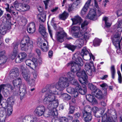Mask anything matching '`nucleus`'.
I'll use <instances>...</instances> for the list:
<instances>
[{
    "label": "nucleus",
    "mask_w": 122,
    "mask_h": 122,
    "mask_svg": "<svg viewBox=\"0 0 122 122\" xmlns=\"http://www.w3.org/2000/svg\"><path fill=\"white\" fill-rule=\"evenodd\" d=\"M35 25L34 23L32 22L29 24V26L27 28L28 32L30 33H33L35 31Z\"/></svg>",
    "instance_id": "b1692460"
},
{
    "label": "nucleus",
    "mask_w": 122,
    "mask_h": 122,
    "mask_svg": "<svg viewBox=\"0 0 122 122\" xmlns=\"http://www.w3.org/2000/svg\"><path fill=\"white\" fill-rule=\"evenodd\" d=\"M5 55V51H0V65L4 64L6 61L7 58Z\"/></svg>",
    "instance_id": "dca6fc26"
},
{
    "label": "nucleus",
    "mask_w": 122,
    "mask_h": 122,
    "mask_svg": "<svg viewBox=\"0 0 122 122\" xmlns=\"http://www.w3.org/2000/svg\"><path fill=\"white\" fill-rule=\"evenodd\" d=\"M33 46V43L30 40L28 36H26L22 40L21 44V49L22 51H26L29 48H31Z\"/></svg>",
    "instance_id": "20e7f679"
},
{
    "label": "nucleus",
    "mask_w": 122,
    "mask_h": 122,
    "mask_svg": "<svg viewBox=\"0 0 122 122\" xmlns=\"http://www.w3.org/2000/svg\"><path fill=\"white\" fill-rule=\"evenodd\" d=\"M1 20L2 21V23L1 24H3L4 23L7 24L6 23V18L5 17V16H3L1 18Z\"/></svg>",
    "instance_id": "13d9d810"
},
{
    "label": "nucleus",
    "mask_w": 122,
    "mask_h": 122,
    "mask_svg": "<svg viewBox=\"0 0 122 122\" xmlns=\"http://www.w3.org/2000/svg\"><path fill=\"white\" fill-rule=\"evenodd\" d=\"M95 0V7L96 8L94 9H91L86 17V18L93 20H96L97 19V14L98 15L100 16L102 12L101 11V9L98 7L96 0Z\"/></svg>",
    "instance_id": "7ed1b4c3"
},
{
    "label": "nucleus",
    "mask_w": 122,
    "mask_h": 122,
    "mask_svg": "<svg viewBox=\"0 0 122 122\" xmlns=\"http://www.w3.org/2000/svg\"><path fill=\"white\" fill-rule=\"evenodd\" d=\"M80 66L79 64V66L80 68V69L78 71H77L76 75L77 76L79 77V80L81 84H83L86 82L87 77L85 71L84 70H82L81 72H80L81 66Z\"/></svg>",
    "instance_id": "39448f33"
},
{
    "label": "nucleus",
    "mask_w": 122,
    "mask_h": 122,
    "mask_svg": "<svg viewBox=\"0 0 122 122\" xmlns=\"http://www.w3.org/2000/svg\"><path fill=\"white\" fill-rule=\"evenodd\" d=\"M85 68L87 74L92 76L93 72L96 71V69L92 62L86 63L85 65Z\"/></svg>",
    "instance_id": "0eeeda50"
},
{
    "label": "nucleus",
    "mask_w": 122,
    "mask_h": 122,
    "mask_svg": "<svg viewBox=\"0 0 122 122\" xmlns=\"http://www.w3.org/2000/svg\"><path fill=\"white\" fill-rule=\"evenodd\" d=\"M100 86L102 87L103 89L105 90H106V89L108 87V86L107 84L105 83H103V84L100 85Z\"/></svg>",
    "instance_id": "6e6d98bb"
},
{
    "label": "nucleus",
    "mask_w": 122,
    "mask_h": 122,
    "mask_svg": "<svg viewBox=\"0 0 122 122\" xmlns=\"http://www.w3.org/2000/svg\"><path fill=\"white\" fill-rule=\"evenodd\" d=\"M39 19L41 21L43 22H44L46 20V15L45 13H43L40 15H38Z\"/></svg>",
    "instance_id": "4c0bfd02"
},
{
    "label": "nucleus",
    "mask_w": 122,
    "mask_h": 122,
    "mask_svg": "<svg viewBox=\"0 0 122 122\" xmlns=\"http://www.w3.org/2000/svg\"><path fill=\"white\" fill-rule=\"evenodd\" d=\"M71 20L73 22V24L74 25L77 24L78 23H81L82 21L81 17L78 16H75Z\"/></svg>",
    "instance_id": "bb28decb"
},
{
    "label": "nucleus",
    "mask_w": 122,
    "mask_h": 122,
    "mask_svg": "<svg viewBox=\"0 0 122 122\" xmlns=\"http://www.w3.org/2000/svg\"><path fill=\"white\" fill-rule=\"evenodd\" d=\"M46 28L43 25H40L39 28V31L41 35L44 37H46L47 35L46 31Z\"/></svg>",
    "instance_id": "412c9836"
},
{
    "label": "nucleus",
    "mask_w": 122,
    "mask_h": 122,
    "mask_svg": "<svg viewBox=\"0 0 122 122\" xmlns=\"http://www.w3.org/2000/svg\"><path fill=\"white\" fill-rule=\"evenodd\" d=\"M36 51L38 54V56H40L41 54V51L40 50L38 49H36Z\"/></svg>",
    "instance_id": "69168bd1"
},
{
    "label": "nucleus",
    "mask_w": 122,
    "mask_h": 122,
    "mask_svg": "<svg viewBox=\"0 0 122 122\" xmlns=\"http://www.w3.org/2000/svg\"><path fill=\"white\" fill-rule=\"evenodd\" d=\"M88 87L91 90L93 91L94 92L95 91V92H96V90L97 89L95 86L93 85L92 83L89 84L88 85Z\"/></svg>",
    "instance_id": "49530a36"
},
{
    "label": "nucleus",
    "mask_w": 122,
    "mask_h": 122,
    "mask_svg": "<svg viewBox=\"0 0 122 122\" xmlns=\"http://www.w3.org/2000/svg\"><path fill=\"white\" fill-rule=\"evenodd\" d=\"M92 111V108L89 106H87L85 107L84 108L83 113H88L90 112L91 113Z\"/></svg>",
    "instance_id": "37998d69"
},
{
    "label": "nucleus",
    "mask_w": 122,
    "mask_h": 122,
    "mask_svg": "<svg viewBox=\"0 0 122 122\" xmlns=\"http://www.w3.org/2000/svg\"><path fill=\"white\" fill-rule=\"evenodd\" d=\"M86 98L87 100L90 102L92 103V104H94L97 103V101L93 96L88 94L86 96Z\"/></svg>",
    "instance_id": "4be33fe9"
},
{
    "label": "nucleus",
    "mask_w": 122,
    "mask_h": 122,
    "mask_svg": "<svg viewBox=\"0 0 122 122\" xmlns=\"http://www.w3.org/2000/svg\"><path fill=\"white\" fill-rule=\"evenodd\" d=\"M111 71L112 73V77L113 79H114L115 77V69L114 66H112L111 68Z\"/></svg>",
    "instance_id": "09e8293b"
},
{
    "label": "nucleus",
    "mask_w": 122,
    "mask_h": 122,
    "mask_svg": "<svg viewBox=\"0 0 122 122\" xmlns=\"http://www.w3.org/2000/svg\"><path fill=\"white\" fill-rule=\"evenodd\" d=\"M68 91L71 90V93L72 94V96L74 97H77L78 95V92L73 88H69L67 89Z\"/></svg>",
    "instance_id": "473e14b6"
},
{
    "label": "nucleus",
    "mask_w": 122,
    "mask_h": 122,
    "mask_svg": "<svg viewBox=\"0 0 122 122\" xmlns=\"http://www.w3.org/2000/svg\"><path fill=\"white\" fill-rule=\"evenodd\" d=\"M68 14L64 11L62 14L60 15L59 18L61 20H65L68 17Z\"/></svg>",
    "instance_id": "f704fd0d"
},
{
    "label": "nucleus",
    "mask_w": 122,
    "mask_h": 122,
    "mask_svg": "<svg viewBox=\"0 0 122 122\" xmlns=\"http://www.w3.org/2000/svg\"><path fill=\"white\" fill-rule=\"evenodd\" d=\"M60 31H58L56 34L55 37L57 41L61 42L64 41V38L66 36V34L63 31L62 28H60Z\"/></svg>",
    "instance_id": "1a4fd4ad"
},
{
    "label": "nucleus",
    "mask_w": 122,
    "mask_h": 122,
    "mask_svg": "<svg viewBox=\"0 0 122 122\" xmlns=\"http://www.w3.org/2000/svg\"><path fill=\"white\" fill-rule=\"evenodd\" d=\"M117 72L118 75V80L119 82L120 83H121L122 82V79L121 74L119 71H118Z\"/></svg>",
    "instance_id": "3c124183"
},
{
    "label": "nucleus",
    "mask_w": 122,
    "mask_h": 122,
    "mask_svg": "<svg viewBox=\"0 0 122 122\" xmlns=\"http://www.w3.org/2000/svg\"><path fill=\"white\" fill-rule=\"evenodd\" d=\"M38 11L40 13L42 12L43 11V8L41 6H39V7H38Z\"/></svg>",
    "instance_id": "338daca9"
},
{
    "label": "nucleus",
    "mask_w": 122,
    "mask_h": 122,
    "mask_svg": "<svg viewBox=\"0 0 122 122\" xmlns=\"http://www.w3.org/2000/svg\"><path fill=\"white\" fill-rule=\"evenodd\" d=\"M83 118L85 122H90L92 119V116L90 112L83 113Z\"/></svg>",
    "instance_id": "f3484780"
},
{
    "label": "nucleus",
    "mask_w": 122,
    "mask_h": 122,
    "mask_svg": "<svg viewBox=\"0 0 122 122\" xmlns=\"http://www.w3.org/2000/svg\"><path fill=\"white\" fill-rule=\"evenodd\" d=\"M91 0H88L81 10V14L82 16L86 14L89 7Z\"/></svg>",
    "instance_id": "6ab92c4d"
},
{
    "label": "nucleus",
    "mask_w": 122,
    "mask_h": 122,
    "mask_svg": "<svg viewBox=\"0 0 122 122\" xmlns=\"http://www.w3.org/2000/svg\"><path fill=\"white\" fill-rule=\"evenodd\" d=\"M13 84L14 87H16L19 88L21 86H23V88L25 87V85L24 84H22V80L20 78H18L13 80Z\"/></svg>",
    "instance_id": "2eb2a0df"
},
{
    "label": "nucleus",
    "mask_w": 122,
    "mask_h": 122,
    "mask_svg": "<svg viewBox=\"0 0 122 122\" xmlns=\"http://www.w3.org/2000/svg\"><path fill=\"white\" fill-rule=\"evenodd\" d=\"M10 28V26L9 25L5 23L1 24L0 26V33L2 35H5L7 31Z\"/></svg>",
    "instance_id": "9b49d317"
},
{
    "label": "nucleus",
    "mask_w": 122,
    "mask_h": 122,
    "mask_svg": "<svg viewBox=\"0 0 122 122\" xmlns=\"http://www.w3.org/2000/svg\"><path fill=\"white\" fill-rule=\"evenodd\" d=\"M14 98L12 97H10L7 99V101L8 103L7 105H13L14 104Z\"/></svg>",
    "instance_id": "a18cd8bd"
},
{
    "label": "nucleus",
    "mask_w": 122,
    "mask_h": 122,
    "mask_svg": "<svg viewBox=\"0 0 122 122\" xmlns=\"http://www.w3.org/2000/svg\"><path fill=\"white\" fill-rule=\"evenodd\" d=\"M21 11H25L28 10L30 8V6L27 4L22 3Z\"/></svg>",
    "instance_id": "e433bc0d"
},
{
    "label": "nucleus",
    "mask_w": 122,
    "mask_h": 122,
    "mask_svg": "<svg viewBox=\"0 0 122 122\" xmlns=\"http://www.w3.org/2000/svg\"><path fill=\"white\" fill-rule=\"evenodd\" d=\"M50 1V0H46L43 1L45 5V7L46 9H47L48 8V4L49 2Z\"/></svg>",
    "instance_id": "bf43d9fd"
},
{
    "label": "nucleus",
    "mask_w": 122,
    "mask_h": 122,
    "mask_svg": "<svg viewBox=\"0 0 122 122\" xmlns=\"http://www.w3.org/2000/svg\"><path fill=\"white\" fill-rule=\"evenodd\" d=\"M66 47L69 49L71 50L72 51H74L76 48V47L75 46L70 45H66Z\"/></svg>",
    "instance_id": "8fccbe9b"
},
{
    "label": "nucleus",
    "mask_w": 122,
    "mask_h": 122,
    "mask_svg": "<svg viewBox=\"0 0 122 122\" xmlns=\"http://www.w3.org/2000/svg\"><path fill=\"white\" fill-rule=\"evenodd\" d=\"M89 49H87L86 46L83 48L81 53V55L83 58L84 55H86L89 53Z\"/></svg>",
    "instance_id": "c756f323"
},
{
    "label": "nucleus",
    "mask_w": 122,
    "mask_h": 122,
    "mask_svg": "<svg viewBox=\"0 0 122 122\" xmlns=\"http://www.w3.org/2000/svg\"><path fill=\"white\" fill-rule=\"evenodd\" d=\"M76 42L78 44V46L79 47H81L84 44V41L81 38L78 39Z\"/></svg>",
    "instance_id": "79ce46f5"
},
{
    "label": "nucleus",
    "mask_w": 122,
    "mask_h": 122,
    "mask_svg": "<svg viewBox=\"0 0 122 122\" xmlns=\"http://www.w3.org/2000/svg\"><path fill=\"white\" fill-rule=\"evenodd\" d=\"M102 20L105 21V27L107 28L110 27L112 25V22L109 21L108 17H104L102 18Z\"/></svg>",
    "instance_id": "cd10ccee"
},
{
    "label": "nucleus",
    "mask_w": 122,
    "mask_h": 122,
    "mask_svg": "<svg viewBox=\"0 0 122 122\" xmlns=\"http://www.w3.org/2000/svg\"><path fill=\"white\" fill-rule=\"evenodd\" d=\"M59 122H68V119L65 117H61L59 119Z\"/></svg>",
    "instance_id": "603ef678"
},
{
    "label": "nucleus",
    "mask_w": 122,
    "mask_h": 122,
    "mask_svg": "<svg viewBox=\"0 0 122 122\" xmlns=\"http://www.w3.org/2000/svg\"><path fill=\"white\" fill-rule=\"evenodd\" d=\"M80 116V114L79 112H77L75 113L74 115V116L76 118H79Z\"/></svg>",
    "instance_id": "e2e57ef3"
},
{
    "label": "nucleus",
    "mask_w": 122,
    "mask_h": 122,
    "mask_svg": "<svg viewBox=\"0 0 122 122\" xmlns=\"http://www.w3.org/2000/svg\"><path fill=\"white\" fill-rule=\"evenodd\" d=\"M81 3V2L80 1L76 0L74 2L73 5H74L76 7L78 5Z\"/></svg>",
    "instance_id": "052dcab7"
},
{
    "label": "nucleus",
    "mask_w": 122,
    "mask_h": 122,
    "mask_svg": "<svg viewBox=\"0 0 122 122\" xmlns=\"http://www.w3.org/2000/svg\"><path fill=\"white\" fill-rule=\"evenodd\" d=\"M76 89L81 94L84 95L86 93V87L85 85H82V88L80 85H78L76 87Z\"/></svg>",
    "instance_id": "aec40b11"
},
{
    "label": "nucleus",
    "mask_w": 122,
    "mask_h": 122,
    "mask_svg": "<svg viewBox=\"0 0 122 122\" xmlns=\"http://www.w3.org/2000/svg\"><path fill=\"white\" fill-rule=\"evenodd\" d=\"M96 93V97L98 98L101 99L103 98V95L102 91L99 89H97L96 90V92H94Z\"/></svg>",
    "instance_id": "2f4dec72"
},
{
    "label": "nucleus",
    "mask_w": 122,
    "mask_h": 122,
    "mask_svg": "<svg viewBox=\"0 0 122 122\" xmlns=\"http://www.w3.org/2000/svg\"><path fill=\"white\" fill-rule=\"evenodd\" d=\"M88 22L86 21L85 20L83 22L81 25V28L82 30H83L85 31H86L87 29V26L88 24Z\"/></svg>",
    "instance_id": "58836bf2"
},
{
    "label": "nucleus",
    "mask_w": 122,
    "mask_h": 122,
    "mask_svg": "<svg viewBox=\"0 0 122 122\" xmlns=\"http://www.w3.org/2000/svg\"><path fill=\"white\" fill-rule=\"evenodd\" d=\"M98 108L96 107H94L92 108V111L94 113L96 112L98 110Z\"/></svg>",
    "instance_id": "0e129e2a"
},
{
    "label": "nucleus",
    "mask_w": 122,
    "mask_h": 122,
    "mask_svg": "<svg viewBox=\"0 0 122 122\" xmlns=\"http://www.w3.org/2000/svg\"><path fill=\"white\" fill-rule=\"evenodd\" d=\"M69 110V114H72L74 112L75 110L74 107L73 106H71L70 107Z\"/></svg>",
    "instance_id": "4d7b16f0"
},
{
    "label": "nucleus",
    "mask_w": 122,
    "mask_h": 122,
    "mask_svg": "<svg viewBox=\"0 0 122 122\" xmlns=\"http://www.w3.org/2000/svg\"><path fill=\"white\" fill-rule=\"evenodd\" d=\"M18 119L19 121L22 120V122H36L37 118L33 115H29L24 117L22 119L21 117L19 118Z\"/></svg>",
    "instance_id": "423d86ee"
},
{
    "label": "nucleus",
    "mask_w": 122,
    "mask_h": 122,
    "mask_svg": "<svg viewBox=\"0 0 122 122\" xmlns=\"http://www.w3.org/2000/svg\"><path fill=\"white\" fill-rule=\"evenodd\" d=\"M53 90L52 88H50L46 92V89H43V92H46L43 102L44 104L47 105L48 110L47 112L46 111L45 108L44 106H38L34 111V114L37 116L40 117L43 115L46 117H47L57 115L56 108L58 104V100L56 98L58 92L56 91H54Z\"/></svg>",
    "instance_id": "f257e3e1"
},
{
    "label": "nucleus",
    "mask_w": 122,
    "mask_h": 122,
    "mask_svg": "<svg viewBox=\"0 0 122 122\" xmlns=\"http://www.w3.org/2000/svg\"><path fill=\"white\" fill-rule=\"evenodd\" d=\"M26 65L28 66L30 68L35 70L37 66V62L35 61L33 62L30 59H27L25 61Z\"/></svg>",
    "instance_id": "4468645a"
},
{
    "label": "nucleus",
    "mask_w": 122,
    "mask_h": 122,
    "mask_svg": "<svg viewBox=\"0 0 122 122\" xmlns=\"http://www.w3.org/2000/svg\"><path fill=\"white\" fill-rule=\"evenodd\" d=\"M7 7L5 8L7 11H8L10 13L14 11L15 9L13 6H10V8H9V4H7Z\"/></svg>",
    "instance_id": "c03bdc74"
},
{
    "label": "nucleus",
    "mask_w": 122,
    "mask_h": 122,
    "mask_svg": "<svg viewBox=\"0 0 122 122\" xmlns=\"http://www.w3.org/2000/svg\"><path fill=\"white\" fill-rule=\"evenodd\" d=\"M10 13L12 16H17L18 15V12H15L14 11Z\"/></svg>",
    "instance_id": "680f3d73"
},
{
    "label": "nucleus",
    "mask_w": 122,
    "mask_h": 122,
    "mask_svg": "<svg viewBox=\"0 0 122 122\" xmlns=\"http://www.w3.org/2000/svg\"><path fill=\"white\" fill-rule=\"evenodd\" d=\"M61 97L64 100L66 101L69 100L71 98V96L66 93H64L62 94L61 95Z\"/></svg>",
    "instance_id": "72a5a7b5"
},
{
    "label": "nucleus",
    "mask_w": 122,
    "mask_h": 122,
    "mask_svg": "<svg viewBox=\"0 0 122 122\" xmlns=\"http://www.w3.org/2000/svg\"><path fill=\"white\" fill-rule=\"evenodd\" d=\"M25 88H23V86H21L19 88V95L20 97H23L24 96L26 92Z\"/></svg>",
    "instance_id": "7c9ffc66"
},
{
    "label": "nucleus",
    "mask_w": 122,
    "mask_h": 122,
    "mask_svg": "<svg viewBox=\"0 0 122 122\" xmlns=\"http://www.w3.org/2000/svg\"><path fill=\"white\" fill-rule=\"evenodd\" d=\"M12 106L11 105H7V111L6 113V116H10L12 113Z\"/></svg>",
    "instance_id": "c9c22d12"
},
{
    "label": "nucleus",
    "mask_w": 122,
    "mask_h": 122,
    "mask_svg": "<svg viewBox=\"0 0 122 122\" xmlns=\"http://www.w3.org/2000/svg\"><path fill=\"white\" fill-rule=\"evenodd\" d=\"M14 6L15 10L18 11H21L22 3H14Z\"/></svg>",
    "instance_id": "ea45409f"
},
{
    "label": "nucleus",
    "mask_w": 122,
    "mask_h": 122,
    "mask_svg": "<svg viewBox=\"0 0 122 122\" xmlns=\"http://www.w3.org/2000/svg\"><path fill=\"white\" fill-rule=\"evenodd\" d=\"M77 56L76 54L74 55L72 58L74 61L69 63L67 65V66L70 67L71 71L69 72L67 74V78L66 77H61L58 82L55 85L51 86L50 89H53L54 91H56L58 92V90L61 91L69 85V81L73 80L75 76V73L78 71L80 69L79 66V64L80 66H82L83 62L82 59L80 57H78L76 58Z\"/></svg>",
    "instance_id": "f03ea898"
},
{
    "label": "nucleus",
    "mask_w": 122,
    "mask_h": 122,
    "mask_svg": "<svg viewBox=\"0 0 122 122\" xmlns=\"http://www.w3.org/2000/svg\"><path fill=\"white\" fill-rule=\"evenodd\" d=\"M48 31L50 36L51 38L53 39L52 38V35H53V31H52L51 30L50 27L48 25Z\"/></svg>",
    "instance_id": "5fc2aeb1"
},
{
    "label": "nucleus",
    "mask_w": 122,
    "mask_h": 122,
    "mask_svg": "<svg viewBox=\"0 0 122 122\" xmlns=\"http://www.w3.org/2000/svg\"><path fill=\"white\" fill-rule=\"evenodd\" d=\"M37 44L38 46L41 47L42 50L44 52H46L48 50V43L47 41H43V40L40 38L38 39Z\"/></svg>",
    "instance_id": "6e6552de"
},
{
    "label": "nucleus",
    "mask_w": 122,
    "mask_h": 122,
    "mask_svg": "<svg viewBox=\"0 0 122 122\" xmlns=\"http://www.w3.org/2000/svg\"><path fill=\"white\" fill-rule=\"evenodd\" d=\"M80 28L78 26H74L71 28V30L72 31L75 32L74 33V35L76 37H79L81 36L80 35V33H79Z\"/></svg>",
    "instance_id": "5701e85b"
},
{
    "label": "nucleus",
    "mask_w": 122,
    "mask_h": 122,
    "mask_svg": "<svg viewBox=\"0 0 122 122\" xmlns=\"http://www.w3.org/2000/svg\"><path fill=\"white\" fill-rule=\"evenodd\" d=\"M101 42V40L97 38H96L93 41V44L94 46H99Z\"/></svg>",
    "instance_id": "a19ab883"
},
{
    "label": "nucleus",
    "mask_w": 122,
    "mask_h": 122,
    "mask_svg": "<svg viewBox=\"0 0 122 122\" xmlns=\"http://www.w3.org/2000/svg\"><path fill=\"white\" fill-rule=\"evenodd\" d=\"M120 35L118 34H117L114 37L112 38L113 44L116 48L120 46Z\"/></svg>",
    "instance_id": "ddd939ff"
},
{
    "label": "nucleus",
    "mask_w": 122,
    "mask_h": 122,
    "mask_svg": "<svg viewBox=\"0 0 122 122\" xmlns=\"http://www.w3.org/2000/svg\"><path fill=\"white\" fill-rule=\"evenodd\" d=\"M83 30H81L80 33V35L81 36L80 37L82 36L85 40L88 39L89 36V32Z\"/></svg>",
    "instance_id": "393cba45"
},
{
    "label": "nucleus",
    "mask_w": 122,
    "mask_h": 122,
    "mask_svg": "<svg viewBox=\"0 0 122 122\" xmlns=\"http://www.w3.org/2000/svg\"><path fill=\"white\" fill-rule=\"evenodd\" d=\"M18 47L17 45L15 46L13 52L11 54L10 57L12 59H14L17 56L18 53Z\"/></svg>",
    "instance_id": "a878e982"
},
{
    "label": "nucleus",
    "mask_w": 122,
    "mask_h": 122,
    "mask_svg": "<svg viewBox=\"0 0 122 122\" xmlns=\"http://www.w3.org/2000/svg\"><path fill=\"white\" fill-rule=\"evenodd\" d=\"M27 56V54L25 52H21L20 53L15 59V62L17 63H20L26 58Z\"/></svg>",
    "instance_id": "f8f14e48"
},
{
    "label": "nucleus",
    "mask_w": 122,
    "mask_h": 122,
    "mask_svg": "<svg viewBox=\"0 0 122 122\" xmlns=\"http://www.w3.org/2000/svg\"><path fill=\"white\" fill-rule=\"evenodd\" d=\"M66 9L69 12L72 11L73 10V8L72 7V5L71 4L67 5L66 6Z\"/></svg>",
    "instance_id": "de8ad7c7"
},
{
    "label": "nucleus",
    "mask_w": 122,
    "mask_h": 122,
    "mask_svg": "<svg viewBox=\"0 0 122 122\" xmlns=\"http://www.w3.org/2000/svg\"><path fill=\"white\" fill-rule=\"evenodd\" d=\"M10 76L13 78L17 77L19 75V72L18 69L15 68L12 69L10 72Z\"/></svg>",
    "instance_id": "a211bd4d"
},
{
    "label": "nucleus",
    "mask_w": 122,
    "mask_h": 122,
    "mask_svg": "<svg viewBox=\"0 0 122 122\" xmlns=\"http://www.w3.org/2000/svg\"><path fill=\"white\" fill-rule=\"evenodd\" d=\"M107 113L106 112L102 116V122H111V118L109 116H107Z\"/></svg>",
    "instance_id": "c85d7f7f"
},
{
    "label": "nucleus",
    "mask_w": 122,
    "mask_h": 122,
    "mask_svg": "<svg viewBox=\"0 0 122 122\" xmlns=\"http://www.w3.org/2000/svg\"><path fill=\"white\" fill-rule=\"evenodd\" d=\"M22 75L23 78L28 83L30 84L34 83V80L31 78L30 74L26 71H23Z\"/></svg>",
    "instance_id": "9d476101"
},
{
    "label": "nucleus",
    "mask_w": 122,
    "mask_h": 122,
    "mask_svg": "<svg viewBox=\"0 0 122 122\" xmlns=\"http://www.w3.org/2000/svg\"><path fill=\"white\" fill-rule=\"evenodd\" d=\"M89 55L90 57V59L92 58L93 60L94 61L95 59V57L91 53H89Z\"/></svg>",
    "instance_id": "774afa93"
},
{
    "label": "nucleus",
    "mask_w": 122,
    "mask_h": 122,
    "mask_svg": "<svg viewBox=\"0 0 122 122\" xmlns=\"http://www.w3.org/2000/svg\"><path fill=\"white\" fill-rule=\"evenodd\" d=\"M70 82L71 83L74 85H78V82L76 79H73V80H71V81H69V83Z\"/></svg>",
    "instance_id": "864d4df0"
}]
</instances>
